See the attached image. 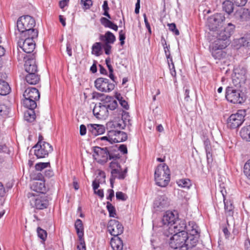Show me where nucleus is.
<instances>
[{
    "label": "nucleus",
    "mask_w": 250,
    "mask_h": 250,
    "mask_svg": "<svg viewBox=\"0 0 250 250\" xmlns=\"http://www.w3.org/2000/svg\"><path fill=\"white\" fill-rule=\"evenodd\" d=\"M106 208L109 212V217H115V216L116 215V209L114 206H113L110 202H106Z\"/></svg>",
    "instance_id": "79ce46f5"
},
{
    "label": "nucleus",
    "mask_w": 250,
    "mask_h": 250,
    "mask_svg": "<svg viewBox=\"0 0 250 250\" xmlns=\"http://www.w3.org/2000/svg\"><path fill=\"white\" fill-rule=\"evenodd\" d=\"M25 77V80L29 84L35 85L38 83L40 80V76L37 73H27Z\"/></svg>",
    "instance_id": "b1692460"
},
{
    "label": "nucleus",
    "mask_w": 250,
    "mask_h": 250,
    "mask_svg": "<svg viewBox=\"0 0 250 250\" xmlns=\"http://www.w3.org/2000/svg\"><path fill=\"white\" fill-rule=\"evenodd\" d=\"M10 112L9 108L6 105H0V116L3 117H7Z\"/></svg>",
    "instance_id": "a18cd8bd"
},
{
    "label": "nucleus",
    "mask_w": 250,
    "mask_h": 250,
    "mask_svg": "<svg viewBox=\"0 0 250 250\" xmlns=\"http://www.w3.org/2000/svg\"><path fill=\"white\" fill-rule=\"evenodd\" d=\"M144 21H145L146 27L147 28V29L148 30V31L149 32V33L150 34H151V30L150 25L147 21V19L146 14H144Z\"/></svg>",
    "instance_id": "69168bd1"
},
{
    "label": "nucleus",
    "mask_w": 250,
    "mask_h": 250,
    "mask_svg": "<svg viewBox=\"0 0 250 250\" xmlns=\"http://www.w3.org/2000/svg\"><path fill=\"white\" fill-rule=\"evenodd\" d=\"M242 138L247 141H250V129L248 126L243 127L240 131Z\"/></svg>",
    "instance_id": "4c0bfd02"
},
{
    "label": "nucleus",
    "mask_w": 250,
    "mask_h": 250,
    "mask_svg": "<svg viewBox=\"0 0 250 250\" xmlns=\"http://www.w3.org/2000/svg\"><path fill=\"white\" fill-rule=\"evenodd\" d=\"M117 106V102L113 97L107 96L105 99V102L102 105H100V107L103 110L107 111L108 109L113 110L116 108Z\"/></svg>",
    "instance_id": "412c9836"
},
{
    "label": "nucleus",
    "mask_w": 250,
    "mask_h": 250,
    "mask_svg": "<svg viewBox=\"0 0 250 250\" xmlns=\"http://www.w3.org/2000/svg\"><path fill=\"white\" fill-rule=\"evenodd\" d=\"M5 50L4 48L2 46L0 45V68H1L2 66L3 60L2 57L5 54Z\"/></svg>",
    "instance_id": "13d9d810"
},
{
    "label": "nucleus",
    "mask_w": 250,
    "mask_h": 250,
    "mask_svg": "<svg viewBox=\"0 0 250 250\" xmlns=\"http://www.w3.org/2000/svg\"><path fill=\"white\" fill-rule=\"evenodd\" d=\"M103 47L104 49L105 54L106 55H109L110 54V50L111 49V46L110 44H106L104 43L103 45Z\"/></svg>",
    "instance_id": "bf43d9fd"
},
{
    "label": "nucleus",
    "mask_w": 250,
    "mask_h": 250,
    "mask_svg": "<svg viewBox=\"0 0 250 250\" xmlns=\"http://www.w3.org/2000/svg\"><path fill=\"white\" fill-rule=\"evenodd\" d=\"M22 104L25 107L36 108L37 106V101L40 98L39 90L35 87L27 88L23 94Z\"/></svg>",
    "instance_id": "39448f33"
},
{
    "label": "nucleus",
    "mask_w": 250,
    "mask_h": 250,
    "mask_svg": "<svg viewBox=\"0 0 250 250\" xmlns=\"http://www.w3.org/2000/svg\"><path fill=\"white\" fill-rule=\"evenodd\" d=\"M116 160H113L109 165V167L111 169V171H113L114 169L116 170L121 168V167L120 165L115 161Z\"/></svg>",
    "instance_id": "6e6d98bb"
},
{
    "label": "nucleus",
    "mask_w": 250,
    "mask_h": 250,
    "mask_svg": "<svg viewBox=\"0 0 250 250\" xmlns=\"http://www.w3.org/2000/svg\"><path fill=\"white\" fill-rule=\"evenodd\" d=\"M100 39L102 41L105 42L106 44H113L116 41L115 35L110 31H107L104 35H102Z\"/></svg>",
    "instance_id": "bb28decb"
},
{
    "label": "nucleus",
    "mask_w": 250,
    "mask_h": 250,
    "mask_svg": "<svg viewBox=\"0 0 250 250\" xmlns=\"http://www.w3.org/2000/svg\"><path fill=\"white\" fill-rule=\"evenodd\" d=\"M79 243L77 248L78 250H86L85 243L83 237L78 238Z\"/></svg>",
    "instance_id": "de8ad7c7"
},
{
    "label": "nucleus",
    "mask_w": 250,
    "mask_h": 250,
    "mask_svg": "<svg viewBox=\"0 0 250 250\" xmlns=\"http://www.w3.org/2000/svg\"><path fill=\"white\" fill-rule=\"evenodd\" d=\"M167 205V199L164 196L158 197L154 203V208H158L159 210L162 209Z\"/></svg>",
    "instance_id": "393cba45"
},
{
    "label": "nucleus",
    "mask_w": 250,
    "mask_h": 250,
    "mask_svg": "<svg viewBox=\"0 0 250 250\" xmlns=\"http://www.w3.org/2000/svg\"><path fill=\"white\" fill-rule=\"evenodd\" d=\"M115 98L119 101L121 105L125 109L128 108V104L127 102L122 96L121 94L119 93L116 92L115 94Z\"/></svg>",
    "instance_id": "ea45409f"
},
{
    "label": "nucleus",
    "mask_w": 250,
    "mask_h": 250,
    "mask_svg": "<svg viewBox=\"0 0 250 250\" xmlns=\"http://www.w3.org/2000/svg\"><path fill=\"white\" fill-rule=\"evenodd\" d=\"M207 162L208 164L211 163L213 161L212 153L210 150L206 151Z\"/></svg>",
    "instance_id": "e2e57ef3"
},
{
    "label": "nucleus",
    "mask_w": 250,
    "mask_h": 250,
    "mask_svg": "<svg viewBox=\"0 0 250 250\" xmlns=\"http://www.w3.org/2000/svg\"><path fill=\"white\" fill-rule=\"evenodd\" d=\"M239 43L241 46H245L248 49H250V37H243L239 39Z\"/></svg>",
    "instance_id": "a19ab883"
},
{
    "label": "nucleus",
    "mask_w": 250,
    "mask_h": 250,
    "mask_svg": "<svg viewBox=\"0 0 250 250\" xmlns=\"http://www.w3.org/2000/svg\"><path fill=\"white\" fill-rule=\"evenodd\" d=\"M81 3L85 9H89L93 4L91 0H81Z\"/></svg>",
    "instance_id": "603ef678"
},
{
    "label": "nucleus",
    "mask_w": 250,
    "mask_h": 250,
    "mask_svg": "<svg viewBox=\"0 0 250 250\" xmlns=\"http://www.w3.org/2000/svg\"><path fill=\"white\" fill-rule=\"evenodd\" d=\"M234 3L237 6H244L248 0H232Z\"/></svg>",
    "instance_id": "680f3d73"
},
{
    "label": "nucleus",
    "mask_w": 250,
    "mask_h": 250,
    "mask_svg": "<svg viewBox=\"0 0 250 250\" xmlns=\"http://www.w3.org/2000/svg\"><path fill=\"white\" fill-rule=\"evenodd\" d=\"M50 167V164L49 162H41L37 163L35 165V167L36 170L42 171L43 169Z\"/></svg>",
    "instance_id": "c03bdc74"
},
{
    "label": "nucleus",
    "mask_w": 250,
    "mask_h": 250,
    "mask_svg": "<svg viewBox=\"0 0 250 250\" xmlns=\"http://www.w3.org/2000/svg\"><path fill=\"white\" fill-rule=\"evenodd\" d=\"M87 128L88 131L94 136L102 134L105 132L104 126L101 125L89 124L88 125Z\"/></svg>",
    "instance_id": "4be33fe9"
},
{
    "label": "nucleus",
    "mask_w": 250,
    "mask_h": 250,
    "mask_svg": "<svg viewBox=\"0 0 250 250\" xmlns=\"http://www.w3.org/2000/svg\"><path fill=\"white\" fill-rule=\"evenodd\" d=\"M25 39H21L18 42V45L27 54L32 53L35 48L34 39L38 37H33V34L24 35Z\"/></svg>",
    "instance_id": "9d476101"
},
{
    "label": "nucleus",
    "mask_w": 250,
    "mask_h": 250,
    "mask_svg": "<svg viewBox=\"0 0 250 250\" xmlns=\"http://www.w3.org/2000/svg\"><path fill=\"white\" fill-rule=\"evenodd\" d=\"M103 110L99 106H95L93 109V112L94 115L97 118H99L100 116H102L101 112Z\"/></svg>",
    "instance_id": "5fc2aeb1"
},
{
    "label": "nucleus",
    "mask_w": 250,
    "mask_h": 250,
    "mask_svg": "<svg viewBox=\"0 0 250 250\" xmlns=\"http://www.w3.org/2000/svg\"><path fill=\"white\" fill-rule=\"evenodd\" d=\"M224 197V203L225 206V213L227 216H231L233 214V206L230 201H226L224 194H222Z\"/></svg>",
    "instance_id": "7c9ffc66"
},
{
    "label": "nucleus",
    "mask_w": 250,
    "mask_h": 250,
    "mask_svg": "<svg viewBox=\"0 0 250 250\" xmlns=\"http://www.w3.org/2000/svg\"><path fill=\"white\" fill-rule=\"evenodd\" d=\"M11 91V88L8 83L0 79V95L4 96L8 94Z\"/></svg>",
    "instance_id": "c85d7f7f"
},
{
    "label": "nucleus",
    "mask_w": 250,
    "mask_h": 250,
    "mask_svg": "<svg viewBox=\"0 0 250 250\" xmlns=\"http://www.w3.org/2000/svg\"><path fill=\"white\" fill-rule=\"evenodd\" d=\"M110 245L113 250H122L123 243L119 237H114L111 238Z\"/></svg>",
    "instance_id": "a878e982"
},
{
    "label": "nucleus",
    "mask_w": 250,
    "mask_h": 250,
    "mask_svg": "<svg viewBox=\"0 0 250 250\" xmlns=\"http://www.w3.org/2000/svg\"><path fill=\"white\" fill-rule=\"evenodd\" d=\"M86 127L85 125H81L80 126V134L81 136H83L86 134Z\"/></svg>",
    "instance_id": "338daca9"
},
{
    "label": "nucleus",
    "mask_w": 250,
    "mask_h": 250,
    "mask_svg": "<svg viewBox=\"0 0 250 250\" xmlns=\"http://www.w3.org/2000/svg\"><path fill=\"white\" fill-rule=\"evenodd\" d=\"M33 186L34 187V190L38 192L44 193L46 191L44 183L42 181L35 182Z\"/></svg>",
    "instance_id": "c9c22d12"
},
{
    "label": "nucleus",
    "mask_w": 250,
    "mask_h": 250,
    "mask_svg": "<svg viewBox=\"0 0 250 250\" xmlns=\"http://www.w3.org/2000/svg\"><path fill=\"white\" fill-rule=\"evenodd\" d=\"M127 173V168H125L124 170L121 168L118 169L111 171V176L110 179V183L112 188L113 187V184L115 179L120 180L124 179L126 176Z\"/></svg>",
    "instance_id": "aec40b11"
},
{
    "label": "nucleus",
    "mask_w": 250,
    "mask_h": 250,
    "mask_svg": "<svg viewBox=\"0 0 250 250\" xmlns=\"http://www.w3.org/2000/svg\"><path fill=\"white\" fill-rule=\"evenodd\" d=\"M117 149L118 150V152L120 151L124 154L127 153V147L125 145H121L119 147H117Z\"/></svg>",
    "instance_id": "052dcab7"
},
{
    "label": "nucleus",
    "mask_w": 250,
    "mask_h": 250,
    "mask_svg": "<svg viewBox=\"0 0 250 250\" xmlns=\"http://www.w3.org/2000/svg\"><path fill=\"white\" fill-rule=\"evenodd\" d=\"M169 30L172 32L175 35L178 36L180 34L179 30L177 29L176 24L174 23H168L167 24Z\"/></svg>",
    "instance_id": "8fccbe9b"
},
{
    "label": "nucleus",
    "mask_w": 250,
    "mask_h": 250,
    "mask_svg": "<svg viewBox=\"0 0 250 250\" xmlns=\"http://www.w3.org/2000/svg\"><path fill=\"white\" fill-rule=\"evenodd\" d=\"M24 69L27 73H37L38 67L35 61L34 54L24 56Z\"/></svg>",
    "instance_id": "a211bd4d"
},
{
    "label": "nucleus",
    "mask_w": 250,
    "mask_h": 250,
    "mask_svg": "<svg viewBox=\"0 0 250 250\" xmlns=\"http://www.w3.org/2000/svg\"><path fill=\"white\" fill-rule=\"evenodd\" d=\"M33 148L34 154L37 158H45L53 151L52 146L45 142H38Z\"/></svg>",
    "instance_id": "1a4fd4ad"
},
{
    "label": "nucleus",
    "mask_w": 250,
    "mask_h": 250,
    "mask_svg": "<svg viewBox=\"0 0 250 250\" xmlns=\"http://www.w3.org/2000/svg\"><path fill=\"white\" fill-rule=\"evenodd\" d=\"M37 232L38 234V236L42 240V242L44 243L45 241L47 238V232L40 227H38L37 228Z\"/></svg>",
    "instance_id": "37998d69"
},
{
    "label": "nucleus",
    "mask_w": 250,
    "mask_h": 250,
    "mask_svg": "<svg viewBox=\"0 0 250 250\" xmlns=\"http://www.w3.org/2000/svg\"><path fill=\"white\" fill-rule=\"evenodd\" d=\"M236 15H238L243 21H247L250 18V12L249 9L246 8H241L236 12Z\"/></svg>",
    "instance_id": "f704fd0d"
},
{
    "label": "nucleus",
    "mask_w": 250,
    "mask_h": 250,
    "mask_svg": "<svg viewBox=\"0 0 250 250\" xmlns=\"http://www.w3.org/2000/svg\"><path fill=\"white\" fill-rule=\"evenodd\" d=\"M116 197L118 200L125 201L126 200L127 196L121 191H118L116 193Z\"/></svg>",
    "instance_id": "3c124183"
},
{
    "label": "nucleus",
    "mask_w": 250,
    "mask_h": 250,
    "mask_svg": "<svg viewBox=\"0 0 250 250\" xmlns=\"http://www.w3.org/2000/svg\"><path fill=\"white\" fill-rule=\"evenodd\" d=\"M225 97L228 102L234 104H242L246 100L244 93L232 86H228L226 88Z\"/></svg>",
    "instance_id": "423d86ee"
},
{
    "label": "nucleus",
    "mask_w": 250,
    "mask_h": 250,
    "mask_svg": "<svg viewBox=\"0 0 250 250\" xmlns=\"http://www.w3.org/2000/svg\"><path fill=\"white\" fill-rule=\"evenodd\" d=\"M95 86L99 90L103 92H110L115 87V84L109 82L106 78H99L94 82Z\"/></svg>",
    "instance_id": "f8f14e48"
},
{
    "label": "nucleus",
    "mask_w": 250,
    "mask_h": 250,
    "mask_svg": "<svg viewBox=\"0 0 250 250\" xmlns=\"http://www.w3.org/2000/svg\"><path fill=\"white\" fill-rule=\"evenodd\" d=\"M105 63H106V66L108 69L109 72H113V69L111 64V61H110V59L109 58H107L105 59Z\"/></svg>",
    "instance_id": "0e129e2a"
},
{
    "label": "nucleus",
    "mask_w": 250,
    "mask_h": 250,
    "mask_svg": "<svg viewBox=\"0 0 250 250\" xmlns=\"http://www.w3.org/2000/svg\"><path fill=\"white\" fill-rule=\"evenodd\" d=\"M170 173L168 167L166 164H159L157 166L154 173L156 185L161 187H166L170 179Z\"/></svg>",
    "instance_id": "20e7f679"
},
{
    "label": "nucleus",
    "mask_w": 250,
    "mask_h": 250,
    "mask_svg": "<svg viewBox=\"0 0 250 250\" xmlns=\"http://www.w3.org/2000/svg\"><path fill=\"white\" fill-rule=\"evenodd\" d=\"M197 238L195 235H188L187 240L185 242V246L182 248L183 250H190L197 245Z\"/></svg>",
    "instance_id": "5701e85b"
},
{
    "label": "nucleus",
    "mask_w": 250,
    "mask_h": 250,
    "mask_svg": "<svg viewBox=\"0 0 250 250\" xmlns=\"http://www.w3.org/2000/svg\"><path fill=\"white\" fill-rule=\"evenodd\" d=\"M30 202L31 206L37 209H43L48 206V201L46 198L40 195L34 196Z\"/></svg>",
    "instance_id": "f3484780"
},
{
    "label": "nucleus",
    "mask_w": 250,
    "mask_h": 250,
    "mask_svg": "<svg viewBox=\"0 0 250 250\" xmlns=\"http://www.w3.org/2000/svg\"><path fill=\"white\" fill-rule=\"evenodd\" d=\"M109 155L108 159L116 160L120 158L121 155L117 149V146L108 148Z\"/></svg>",
    "instance_id": "2f4dec72"
},
{
    "label": "nucleus",
    "mask_w": 250,
    "mask_h": 250,
    "mask_svg": "<svg viewBox=\"0 0 250 250\" xmlns=\"http://www.w3.org/2000/svg\"><path fill=\"white\" fill-rule=\"evenodd\" d=\"M119 40L120 41V44L121 45H123L125 44V34L123 30L120 31L119 33Z\"/></svg>",
    "instance_id": "4d7b16f0"
},
{
    "label": "nucleus",
    "mask_w": 250,
    "mask_h": 250,
    "mask_svg": "<svg viewBox=\"0 0 250 250\" xmlns=\"http://www.w3.org/2000/svg\"><path fill=\"white\" fill-rule=\"evenodd\" d=\"M245 111L242 110H239L237 113L231 114L227 120V126L232 129L239 127L245 120Z\"/></svg>",
    "instance_id": "9b49d317"
},
{
    "label": "nucleus",
    "mask_w": 250,
    "mask_h": 250,
    "mask_svg": "<svg viewBox=\"0 0 250 250\" xmlns=\"http://www.w3.org/2000/svg\"><path fill=\"white\" fill-rule=\"evenodd\" d=\"M228 45L225 43H219L214 42L210 47V50L212 57L216 60H221L225 57L226 53L223 50Z\"/></svg>",
    "instance_id": "4468645a"
},
{
    "label": "nucleus",
    "mask_w": 250,
    "mask_h": 250,
    "mask_svg": "<svg viewBox=\"0 0 250 250\" xmlns=\"http://www.w3.org/2000/svg\"><path fill=\"white\" fill-rule=\"evenodd\" d=\"M103 9L104 10L103 15L106 17H107L108 19H111V16L108 13L109 7L108 6V2L106 0H104V3L102 6Z\"/></svg>",
    "instance_id": "09e8293b"
},
{
    "label": "nucleus",
    "mask_w": 250,
    "mask_h": 250,
    "mask_svg": "<svg viewBox=\"0 0 250 250\" xmlns=\"http://www.w3.org/2000/svg\"><path fill=\"white\" fill-rule=\"evenodd\" d=\"M203 142H204V147L206 151L207 150H211V147H210V143L209 140L206 138L205 137H204L203 138Z\"/></svg>",
    "instance_id": "864d4df0"
},
{
    "label": "nucleus",
    "mask_w": 250,
    "mask_h": 250,
    "mask_svg": "<svg viewBox=\"0 0 250 250\" xmlns=\"http://www.w3.org/2000/svg\"><path fill=\"white\" fill-rule=\"evenodd\" d=\"M36 22L34 19L29 15L20 17L17 22L18 30L23 35L33 34V37L38 36V31L34 28Z\"/></svg>",
    "instance_id": "7ed1b4c3"
},
{
    "label": "nucleus",
    "mask_w": 250,
    "mask_h": 250,
    "mask_svg": "<svg viewBox=\"0 0 250 250\" xmlns=\"http://www.w3.org/2000/svg\"><path fill=\"white\" fill-rule=\"evenodd\" d=\"M108 231L114 237H118L124 231L123 225L116 220H110L107 225Z\"/></svg>",
    "instance_id": "dca6fc26"
},
{
    "label": "nucleus",
    "mask_w": 250,
    "mask_h": 250,
    "mask_svg": "<svg viewBox=\"0 0 250 250\" xmlns=\"http://www.w3.org/2000/svg\"><path fill=\"white\" fill-rule=\"evenodd\" d=\"M75 228L78 238L83 237L84 235L83 226L82 221L78 219L75 223Z\"/></svg>",
    "instance_id": "c756f323"
},
{
    "label": "nucleus",
    "mask_w": 250,
    "mask_h": 250,
    "mask_svg": "<svg viewBox=\"0 0 250 250\" xmlns=\"http://www.w3.org/2000/svg\"><path fill=\"white\" fill-rule=\"evenodd\" d=\"M181 227L179 228L173 230V232L169 233L168 240L169 246L173 249H178V250H183L184 246H185L186 240L188 238L187 233L184 231L185 226L183 222H181Z\"/></svg>",
    "instance_id": "f03ea898"
},
{
    "label": "nucleus",
    "mask_w": 250,
    "mask_h": 250,
    "mask_svg": "<svg viewBox=\"0 0 250 250\" xmlns=\"http://www.w3.org/2000/svg\"><path fill=\"white\" fill-rule=\"evenodd\" d=\"M93 157L98 163L103 164L107 161L108 155H109L107 147L101 148L99 146H95L93 147Z\"/></svg>",
    "instance_id": "ddd939ff"
},
{
    "label": "nucleus",
    "mask_w": 250,
    "mask_h": 250,
    "mask_svg": "<svg viewBox=\"0 0 250 250\" xmlns=\"http://www.w3.org/2000/svg\"><path fill=\"white\" fill-rule=\"evenodd\" d=\"M28 110L25 112L24 113V118L26 121L28 122H32L35 119V113L34 111V109L35 108H30L26 107Z\"/></svg>",
    "instance_id": "72a5a7b5"
},
{
    "label": "nucleus",
    "mask_w": 250,
    "mask_h": 250,
    "mask_svg": "<svg viewBox=\"0 0 250 250\" xmlns=\"http://www.w3.org/2000/svg\"><path fill=\"white\" fill-rule=\"evenodd\" d=\"M113 125L115 128L123 129L125 127V124L122 121V123L115 122L114 123Z\"/></svg>",
    "instance_id": "774afa93"
},
{
    "label": "nucleus",
    "mask_w": 250,
    "mask_h": 250,
    "mask_svg": "<svg viewBox=\"0 0 250 250\" xmlns=\"http://www.w3.org/2000/svg\"><path fill=\"white\" fill-rule=\"evenodd\" d=\"M179 187L185 188H189L191 186V183L189 179L187 178L181 179L176 181Z\"/></svg>",
    "instance_id": "e433bc0d"
},
{
    "label": "nucleus",
    "mask_w": 250,
    "mask_h": 250,
    "mask_svg": "<svg viewBox=\"0 0 250 250\" xmlns=\"http://www.w3.org/2000/svg\"><path fill=\"white\" fill-rule=\"evenodd\" d=\"M225 19V18L222 14L216 13L208 19L207 24L210 30L214 31L221 25Z\"/></svg>",
    "instance_id": "2eb2a0df"
},
{
    "label": "nucleus",
    "mask_w": 250,
    "mask_h": 250,
    "mask_svg": "<svg viewBox=\"0 0 250 250\" xmlns=\"http://www.w3.org/2000/svg\"><path fill=\"white\" fill-rule=\"evenodd\" d=\"M127 139V134L117 129H112L108 131L107 135L101 138V140L107 141L109 144L125 142Z\"/></svg>",
    "instance_id": "0eeeda50"
},
{
    "label": "nucleus",
    "mask_w": 250,
    "mask_h": 250,
    "mask_svg": "<svg viewBox=\"0 0 250 250\" xmlns=\"http://www.w3.org/2000/svg\"><path fill=\"white\" fill-rule=\"evenodd\" d=\"M178 214L176 211H167L163 216L160 227L163 234L167 237H169V233L173 232V230L179 228V221Z\"/></svg>",
    "instance_id": "f257e3e1"
},
{
    "label": "nucleus",
    "mask_w": 250,
    "mask_h": 250,
    "mask_svg": "<svg viewBox=\"0 0 250 250\" xmlns=\"http://www.w3.org/2000/svg\"><path fill=\"white\" fill-rule=\"evenodd\" d=\"M235 25L231 23L228 24L226 27L218 31L217 39L214 42L219 43H225L227 45L229 44V38L234 32Z\"/></svg>",
    "instance_id": "6e6552de"
},
{
    "label": "nucleus",
    "mask_w": 250,
    "mask_h": 250,
    "mask_svg": "<svg viewBox=\"0 0 250 250\" xmlns=\"http://www.w3.org/2000/svg\"><path fill=\"white\" fill-rule=\"evenodd\" d=\"M244 173L246 177L250 180V159L244 165Z\"/></svg>",
    "instance_id": "49530a36"
},
{
    "label": "nucleus",
    "mask_w": 250,
    "mask_h": 250,
    "mask_svg": "<svg viewBox=\"0 0 250 250\" xmlns=\"http://www.w3.org/2000/svg\"><path fill=\"white\" fill-rule=\"evenodd\" d=\"M102 45L101 42H96L92 46V54L96 56H99L101 54Z\"/></svg>",
    "instance_id": "58836bf2"
},
{
    "label": "nucleus",
    "mask_w": 250,
    "mask_h": 250,
    "mask_svg": "<svg viewBox=\"0 0 250 250\" xmlns=\"http://www.w3.org/2000/svg\"><path fill=\"white\" fill-rule=\"evenodd\" d=\"M222 8L224 11L228 15H230L234 10L233 3L231 1L227 0L223 3Z\"/></svg>",
    "instance_id": "473e14b6"
},
{
    "label": "nucleus",
    "mask_w": 250,
    "mask_h": 250,
    "mask_svg": "<svg viewBox=\"0 0 250 250\" xmlns=\"http://www.w3.org/2000/svg\"><path fill=\"white\" fill-rule=\"evenodd\" d=\"M181 222H183L185 225L184 226H185L184 231L187 233L188 235H197L199 233L198 227L194 222L189 221L188 225H187L185 221L182 220V221H179V227H181V225H180L181 223Z\"/></svg>",
    "instance_id": "6ab92c4d"
},
{
    "label": "nucleus",
    "mask_w": 250,
    "mask_h": 250,
    "mask_svg": "<svg viewBox=\"0 0 250 250\" xmlns=\"http://www.w3.org/2000/svg\"><path fill=\"white\" fill-rule=\"evenodd\" d=\"M100 22L101 23L105 28L112 29L115 31L118 30V26L109 19L105 17H102L100 19Z\"/></svg>",
    "instance_id": "cd10ccee"
}]
</instances>
